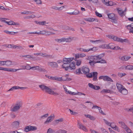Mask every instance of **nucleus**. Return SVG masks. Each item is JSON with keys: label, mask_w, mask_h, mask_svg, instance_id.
<instances>
[{"label": "nucleus", "mask_w": 133, "mask_h": 133, "mask_svg": "<svg viewBox=\"0 0 133 133\" xmlns=\"http://www.w3.org/2000/svg\"><path fill=\"white\" fill-rule=\"evenodd\" d=\"M39 87L42 90L45 91L46 92L50 95L54 96H57L59 95L58 93L52 91L49 87L44 85H39Z\"/></svg>", "instance_id": "f257e3e1"}, {"label": "nucleus", "mask_w": 133, "mask_h": 133, "mask_svg": "<svg viewBox=\"0 0 133 133\" xmlns=\"http://www.w3.org/2000/svg\"><path fill=\"white\" fill-rule=\"evenodd\" d=\"M75 55V58L74 60L76 61V65L77 66H79L82 63V60L81 59H77L80 58H83L86 56V55L84 53H77L74 54Z\"/></svg>", "instance_id": "f03ea898"}, {"label": "nucleus", "mask_w": 133, "mask_h": 133, "mask_svg": "<svg viewBox=\"0 0 133 133\" xmlns=\"http://www.w3.org/2000/svg\"><path fill=\"white\" fill-rule=\"evenodd\" d=\"M104 56V54H101L96 55H94V60L97 63H106V61L102 59V58Z\"/></svg>", "instance_id": "7ed1b4c3"}, {"label": "nucleus", "mask_w": 133, "mask_h": 133, "mask_svg": "<svg viewBox=\"0 0 133 133\" xmlns=\"http://www.w3.org/2000/svg\"><path fill=\"white\" fill-rule=\"evenodd\" d=\"M22 103L19 102L15 103L11 108L10 111L12 112H16L18 110L22 107Z\"/></svg>", "instance_id": "20e7f679"}, {"label": "nucleus", "mask_w": 133, "mask_h": 133, "mask_svg": "<svg viewBox=\"0 0 133 133\" xmlns=\"http://www.w3.org/2000/svg\"><path fill=\"white\" fill-rule=\"evenodd\" d=\"M98 73L96 72H94L88 74L86 75V77L88 78L93 77V80L94 81H96L97 80V75Z\"/></svg>", "instance_id": "39448f33"}, {"label": "nucleus", "mask_w": 133, "mask_h": 133, "mask_svg": "<svg viewBox=\"0 0 133 133\" xmlns=\"http://www.w3.org/2000/svg\"><path fill=\"white\" fill-rule=\"evenodd\" d=\"M22 69H16L13 68H4L3 67H0V70H2L11 72H15L17 70Z\"/></svg>", "instance_id": "423d86ee"}, {"label": "nucleus", "mask_w": 133, "mask_h": 133, "mask_svg": "<svg viewBox=\"0 0 133 133\" xmlns=\"http://www.w3.org/2000/svg\"><path fill=\"white\" fill-rule=\"evenodd\" d=\"M37 127L36 126L29 125L26 126L25 128V130L26 132H28L29 131H33L37 129Z\"/></svg>", "instance_id": "0eeeda50"}, {"label": "nucleus", "mask_w": 133, "mask_h": 133, "mask_svg": "<svg viewBox=\"0 0 133 133\" xmlns=\"http://www.w3.org/2000/svg\"><path fill=\"white\" fill-rule=\"evenodd\" d=\"M74 59V57L64 58L63 59L62 62L63 63L69 64Z\"/></svg>", "instance_id": "6e6552de"}, {"label": "nucleus", "mask_w": 133, "mask_h": 133, "mask_svg": "<svg viewBox=\"0 0 133 133\" xmlns=\"http://www.w3.org/2000/svg\"><path fill=\"white\" fill-rule=\"evenodd\" d=\"M78 125L79 128L81 129L85 132H87L88 131V129L86 127L83 125L82 123L79 122L78 121Z\"/></svg>", "instance_id": "1a4fd4ad"}, {"label": "nucleus", "mask_w": 133, "mask_h": 133, "mask_svg": "<svg viewBox=\"0 0 133 133\" xmlns=\"http://www.w3.org/2000/svg\"><path fill=\"white\" fill-rule=\"evenodd\" d=\"M81 70L84 74L87 75L89 74L90 69L88 67L86 66H83L81 68Z\"/></svg>", "instance_id": "9d476101"}, {"label": "nucleus", "mask_w": 133, "mask_h": 133, "mask_svg": "<svg viewBox=\"0 0 133 133\" xmlns=\"http://www.w3.org/2000/svg\"><path fill=\"white\" fill-rule=\"evenodd\" d=\"M48 64L52 68H57L58 67L57 63L55 62H48Z\"/></svg>", "instance_id": "9b49d317"}, {"label": "nucleus", "mask_w": 133, "mask_h": 133, "mask_svg": "<svg viewBox=\"0 0 133 133\" xmlns=\"http://www.w3.org/2000/svg\"><path fill=\"white\" fill-rule=\"evenodd\" d=\"M97 50L96 48L94 47L92 48L87 49H84L83 48H81L80 49V50L81 51L88 52L89 51H96Z\"/></svg>", "instance_id": "f8f14e48"}, {"label": "nucleus", "mask_w": 133, "mask_h": 133, "mask_svg": "<svg viewBox=\"0 0 133 133\" xmlns=\"http://www.w3.org/2000/svg\"><path fill=\"white\" fill-rule=\"evenodd\" d=\"M76 68V63L75 61L71 62L69 65V69L70 70H75Z\"/></svg>", "instance_id": "ddd939ff"}, {"label": "nucleus", "mask_w": 133, "mask_h": 133, "mask_svg": "<svg viewBox=\"0 0 133 133\" xmlns=\"http://www.w3.org/2000/svg\"><path fill=\"white\" fill-rule=\"evenodd\" d=\"M55 116L54 114H52L50 116L48 117L46 121L45 122V124L49 123L51 122L54 119Z\"/></svg>", "instance_id": "4468645a"}, {"label": "nucleus", "mask_w": 133, "mask_h": 133, "mask_svg": "<svg viewBox=\"0 0 133 133\" xmlns=\"http://www.w3.org/2000/svg\"><path fill=\"white\" fill-rule=\"evenodd\" d=\"M31 69L34 70H37L40 72H45L46 71V70L44 69L40 68L38 66L32 67Z\"/></svg>", "instance_id": "2eb2a0df"}, {"label": "nucleus", "mask_w": 133, "mask_h": 133, "mask_svg": "<svg viewBox=\"0 0 133 133\" xmlns=\"http://www.w3.org/2000/svg\"><path fill=\"white\" fill-rule=\"evenodd\" d=\"M84 19L86 21L88 22H89L95 21L98 22L99 20L95 18H92L89 17L85 18Z\"/></svg>", "instance_id": "dca6fc26"}, {"label": "nucleus", "mask_w": 133, "mask_h": 133, "mask_svg": "<svg viewBox=\"0 0 133 133\" xmlns=\"http://www.w3.org/2000/svg\"><path fill=\"white\" fill-rule=\"evenodd\" d=\"M107 16L108 18L112 20H115L116 19V16L114 13L108 14Z\"/></svg>", "instance_id": "f3484780"}, {"label": "nucleus", "mask_w": 133, "mask_h": 133, "mask_svg": "<svg viewBox=\"0 0 133 133\" xmlns=\"http://www.w3.org/2000/svg\"><path fill=\"white\" fill-rule=\"evenodd\" d=\"M130 58V56H124L120 57L119 59L122 61H126L128 60Z\"/></svg>", "instance_id": "a211bd4d"}, {"label": "nucleus", "mask_w": 133, "mask_h": 133, "mask_svg": "<svg viewBox=\"0 0 133 133\" xmlns=\"http://www.w3.org/2000/svg\"><path fill=\"white\" fill-rule=\"evenodd\" d=\"M5 23L9 25H19L18 23H15L12 21H6V22H5Z\"/></svg>", "instance_id": "6ab92c4d"}, {"label": "nucleus", "mask_w": 133, "mask_h": 133, "mask_svg": "<svg viewBox=\"0 0 133 133\" xmlns=\"http://www.w3.org/2000/svg\"><path fill=\"white\" fill-rule=\"evenodd\" d=\"M119 92H120L122 95H127L128 92V91L125 87H124Z\"/></svg>", "instance_id": "aec40b11"}, {"label": "nucleus", "mask_w": 133, "mask_h": 133, "mask_svg": "<svg viewBox=\"0 0 133 133\" xmlns=\"http://www.w3.org/2000/svg\"><path fill=\"white\" fill-rule=\"evenodd\" d=\"M116 86L119 92L124 87V86L120 84L119 83H117Z\"/></svg>", "instance_id": "412c9836"}, {"label": "nucleus", "mask_w": 133, "mask_h": 133, "mask_svg": "<svg viewBox=\"0 0 133 133\" xmlns=\"http://www.w3.org/2000/svg\"><path fill=\"white\" fill-rule=\"evenodd\" d=\"M63 88L66 94L73 95V94L74 93L73 92L68 90L66 87L64 85H63Z\"/></svg>", "instance_id": "4be33fe9"}, {"label": "nucleus", "mask_w": 133, "mask_h": 133, "mask_svg": "<svg viewBox=\"0 0 133 133\" xmlns=\"http://www.w3.org/2000/svg\"><path fill=\"white\" fill-rule=\"evenodd\" d=\"M49 78L53 80H55L56 81H61V77H50Z\"/></svg>", "instance_id": "5701e85b"}, {"label": "nucleus", "mask_w": 133, "mask_h": 133, "mask_svg": "<svg viewBox=\"0 0 133 133\" xmlns=\"http://www.w3.org/2000/svg\"><path fill=\"white\" fill-rule=\"evenodd\" d=\"M19 124V123L18 121L13 122L12 124V126L14 128H18Z\"/></svg>", "instance_id": "b1692460"}, {"label": "nucleus", "mask_w": 133, "mask_h": 133, "mask_svg": "<svg viewBox=\"0 0 133 133\" xmlns=\"http://www.w3.org/2000/svg\"><path fill=\"white\" fill-rule=\"evenodd\" d=\"M74 37H70L67 38L64 37V42H70L73 40Z\"/></svg>", "instance_id": "393cba45"}, {"label": "nucleus", "mask_w": 133, "mask_h": 133, "mask_svg": "<svg viewBox=\"0 0 133 133\" xmlns=\"http://www.w3.org/2000/svg\"><path fill=\"white\" fill-rule=\"evenodd\" d=\"M12 65V62L10 60L5 61V65L7 66H9Z\"/></svg>", "instance_id": "a878e982"}, {"label": "nucleus", "mask_w": 133, "mask_h": 133, "mask_svg": "<svg viewBox=\"0 0 133 133\" xmlns=\"http://www.w3.org/2000/svg\"><path fill=\"white\" fill-rule=\"evenodd\" d=\"M55 40L58 43L63 42H64V37H63L60 39H55Z\"/></svg>", "instance_id": "bb28decb"}, {"label": "nucleus", "mask_w": 133, "mask_h": 133, "mask_svg": "<svg viewBox=\"0 0 133 133\" xmlns=\"http://www.w3.org/2000/svg\"><path fill=\"white\" fill-rule=\"evenodd\" d=\"M63 64L62 65L61 67L62 68L65 69V70H67L69 69V65H67V64L63 63Z\"/></svg>", "instance_id": "cd10ccee"}, {"label": "nucleus", "mask_w": 133, "mask_h": 133, "mask_svg": "<svg viewBox=\"0 0 133 133\" xmlns=\"http://www.w3.org/2000/svg\"><path fill=\"white\" fill-rule=\"evenodd\" d=\"M85 116L87 118H89L91 120H94L95 119V118L91 115L88 114V115H85Z\"/></svg>", "instance_id": "c85d7f7f"}, {"label": "nucleus", "mask_w": 133, "mask_h": 133, "mask_svg": "<svg viewBox=\"0 0 133 133\" xmlns=\"http://www.w3.org/2000/svg\"><path fill=\"white\" fill-rule=\"evenodd\" d=\"M111 127L114 130L117 131L118 132L120 131V130L119 127L116 125H114V126H111Z\"/></svg>", "instance_id": "c756f323"}, {"label": "nucleus", "mask_w": 133, "mask_h": 133, "mask_svg": "<svg viewBox=\"0 0 133 133\" xmlns=\"http://www.w3.org/2000/svg\"><path fill=\"white\" fill-rule=\"evenodd\" d=\"M111 90L109 89H103L101 92L102 94L107 93L110 92Z\"/></svg>", "instance_id": "7c9ffc66"}, {"label": "nucleus", "mask_w": 133, "mask_h": 133, "mask_svg": "<svg viewBox=\"0 0 133 133\" xmlns=\"http://www.w3.org/2000/svg\"><path fill=\"white\" fill-rule=\"evenodd\" d=\"M18 86H14L12 87L11 88L9 89L8 90V91H14L15 90H17L18 89Z\"/></svg>", "instance_id": "2f4dec72"}, {"label": "nucleus", "mask_w": 133, "mask_h": 133, "mask_svg": "<svg viewBox=\"0 0 133 133\" xmlns=\"http://www.w3.org/2000/svg\"><path fill=\"white\" fill-rule=\"evenodd\" d=\"M118 123L121 125V127L124 129L127 127V126L122 121L119 122Z\"/></svg>", "instance_id": "473e14b6"}, {"label": "nucleus", "mask_w": 133, "mask_h": 133, "mask_svg": "<svg viewBox=\"0 0 133 133\" xmlns=\"http://www.w3.org/2000/svg\"><path fill=\"white\" fill-rule=\"evenodd\" d=\"M104 81L113 82V81L110 77L107 76H105Z\"/></svg>", "instance_id": "72a5a7b5"}, {"label": "nucleus", "mask_w": 133, "mask_h": 133, "mask_svg": "<svg viewBox=\"0 0 133 133\" xmlns=\"http://www.w3.org/2000/svg\"><path fill=\"white\" fill-rule=\"evenodd\" d=\"M106 6H112L113 5H116V4L114 2H113L112 1H109L108 3H106Z\"/></svg>", "instance_id": "f704fd0d"}, {"label": "nucleus", "mask_w": 133, "mask_h": 133, "mask_svg": "<svg viewBox=\"0 0 133 133\" xmlns=\"http://www.w3.org/2000/svg\"><path fill=\"white\" fill-rule=\"evenodd\" d=\"M87 59L88 60H89V61H92L94 60V56H89L88 57Z\"/></svg>", "instance_id": "c9c22d12"}, {"label": "nucleus", "mask_w": 133, "mask_h": 133, "mask_svg": "<svg viewBox=\"0 0 133 133\" xmlns=\"http://www.w3.org/2000/svg\"><path fill=\"white\" fill-rule=\"evenodd\" d=\"M34 55H35L36 56H38L39 55L40 56H42L43 57H47L48 55H44V54L42 53H35L34 54Z\"/></svg>", "instance_id": "e433bc0d"}, {"label": "nucleus", "mask_w": 133, "mask_h": 133, "mask_svg": "<svg viewBox=\"0 0 133 133\" xmlns=\"http://www.w3.org/2000/svg\"><path fill=\"white\" fill-rule=\"evenodd\" d=\"M119 42L122 43H123L124 42H129V41L128 39L127 38L123 39L120 38L119 40Z\"/></svg>", "instance_id": "4c0bfd02"}, {"label": "nucleus", "mask_w": 133, "mask_h": 133, "mask_svg": "<svg viewBox=\"0 0 133 133\" xmlns=\"http://www.w3.org/2000/svg\"><path fill=\"white\" fill-rule=\"evenodd\" d=\"M4 33H6V34L10 35H14L15 32H14L9 31L7 30H5L3 31Z\"/></svg>", "instance_id": "58836bf2"}, {"label": "nucleus", "mask_w": 133, "mask_h": 133, "mask_svg": "<svg viewBox=\"0 0 133 133\" xmlns=\"http://www.w3.org/2000/svg\"><path fill=\"white\" fill-rule=\"evenodd\" d=\"M75 73L78 75H80L81 74H82L81 72V70L80 68H78L76 70Z\"/></svg>", "instance_id": "ea45409f"}, {"label": "nucleus", "mask_w": 133, "mask_h": 133, "mask_svg": "<svg viewBox=\"0 0 133 133\" xmlns=\"http://www.w3.org/2000/svg\"><path fill=\"white\" fill-rule=\"evenodd\" d=\"M36 23L39 25H45L46 24H48V23H46V21H44L41 22H36Z\"/></svg>", "instance_id": "a19ab883"}, {"label": "nucleus", "mask_w": 133, "mask_h": 133, "mask_svg": "<svg viewBox=\"0 0 133 133\" xmlns=\"http://www.w3.org/2000/svg\"><path fill=\"white\" fill-rule=\"evenodd\" d=\"M115 47V44L113 43H110L108 45V47L111 49L114 50Z\"/></svg>", "instance_id": "79ce46f5"}, {"label": "nucleus", "mask_w": 133, "mask_h": 133, "mask_svg": "<svg viewBox=\"0 0 133 133\" xmlns=\"http://www.w3.org/2000/svg\"><path fill=\"white\" fill-rule=\"evenodd\" d=\"M120 38L116 36L113 35L112 39L114 41L119 42Z\"/></svg>", "instance_id": "37998d69"}, {"label": "nucleus", "mask_w": 133, "mask_h": 133, "mask_svg": "<svg viewBox=\"0 0 133 133\" xmlns=\"http://www.w3.org/2000/svg\"><path fill=\"white\" fill-rule=\"evenodd\" d=\"M90 42L94 44H98L99 42H101V41L100 40H96L95 41H93L90 40Z\"/></svg>", "instance_id": "c03bdc74"}, {"label": "nucleus", "mask_w": 133, "mask_h": 133, "mask_svg": "<svg viewBox=\"0 0 133 133\" xmlns=\"http://www.w3.org/2000/svg\"><path fill=\"white\" fill-rule=\"evenodd\" d=\"M74 93L73 94V95H78L79 96H81L82 95H84V96L85 95V94H84L82 93L81 92H77V93H75L74 92H73Z\"/></svg>", "instance_id": "a18cd8bd"}, {"label": "nucleus", "mask_w": 133, "mask_h": 133, "mask_svg": "<svg viewBox=\"0 0 133 133\" xmlns=\"http://www.w3.org/2000/svg\"><path fill=\"white\" fill-rule=\"evenodd\" d=\"M88 85L90 88L95 90L96 85H94L92 83H89Z\"/></svg>", "instance_id": "49530a36"}, {"label": "nucleus", "mask_w": 133, "mask_h": 133, "mask_svg": "<svg viewBox=\"0 0 133 133\" xmlns=\"http://www.w3.org/2000/svg\"><path fill=\"white\" fill-rule=\"evenodd\" d=\"M16 45H15L14 44H8V45L7 47L10 48H12L13 49L16 48Z\"/></svg>", "instance_id": "de8ad7c7"}, {"label": "nucleus", "mask_w": 133, "mask_h": 133, "mask_svg": "<svg viewBox=\"0 0 133 133\" xmlns=\"http://www.w3.org/2000/svg\"><path fill=\"white\" fill-rule=\"evenodd\" d=\"M8 20V18H7L2 17L0 18V21L2 22H4V23H5V22H6L7 21H6Z\"/></svg>", "instance_id": "09e8293b"}, {"label": "nucleus", "mask_w": 133, "mask_h": 133, "mask_svg": "<svg viewBox=\"0 0 133 133\" xmlns=\"http://www.w3.org/2000/svg\"><path fill=\"white\" fill-rule=\"evenodd\" d=\"M125 69L127 70H132V65H128L126 66Z\"/></svg>", "instance_id": "8fccbe9b"}, {"label": "nucleus", "mask_w": 133, "mask_h": 133, "mask_svg": "<svg viewBox=\"0 0 133 133\" xmlns=\"http://www.w3.org/2000/svg\"><path fill=\"white\" fill-rule=\"evenodd\" d=\"M63 121V118H61L58 119L56 120L55 122L57 124L59 123V122H62Z\"/></svg>", "instance_id": "3c124183"}, {"label": "nucleus", "mask_w": 133, "mask_h": 133, "mask_svg": "<svg viewBox=\"0 0 133 133\" xmlns=\"http://www.w3.org/2000/svg\"><path fill=\"white\" fill-rule=\"evenodd\" d=\"M124 129L127 133H132L131 130L127 127Z\"/></svg>", "instance_id": "603ef678"}, {"label": "nucleus", "mask_w": 133, "mask_h": 133, "mask_svg": "<svg viewBox=\"0 0 133 133\" xmlns=\"http://www.w3.org/2000/svg\"><path fill=\"white\" fill-rule=\"evenodd\" d=\"M103 120H104V123L106 124H107V125H108L109 126H110L111 127V123H110L108 121L106 120L105 119H104Z\"/></svg>", "instance_id": "864d4df0"}, {"label": "nucleus", "mask_w": 133, "mask_h": 133, "mask_svg": "<svg viewBox=\"0 0 133 133\" xmlns=\"http://www.w3.org/2000/svg\"><path fill=\"white\" fill-rule=\"evenodd\" d=\"M89 63L91 66H93L95 63H97L95 61H89Z\"/></svg>", "instance_id": "5fc2aeb1"}, {"label": "nucleus", "mask_w": 133, "mask_h": 133, "mask_svg": "<svg viewBox=\"0 0 133 133\" xmlns=\"http://www.w3.org/2000/svg\"><path fill=\"white\" fill-rule=\"evenodd\" d=\"M126 75V74H125V73H122L121 72H119L118 74V76L121 77H122L123 76H125Z\"/></svg>", "instance_id": "6e6d98bb"}, {"label": "nucleus", "mask_w": 133, "mask_h": 133, "mask_svg": "<svg viewBox=\"0 0 133 133\" xmlns=\"http://www.w3.org/2000/svg\"><path fill=\"white\" fill-rule=\"evenodd\" d=\"M61 81H65L67 80V77L66 76H63L61 77Z\"/></svg>", "instance_id": "4d7b16f0"}, {"label": "nucleus", "mask_w": 133, "mask_h": 133, "mask_svg": "<svg viewBox=\"0 0 133 133\" xmlns=\"http://www.w3.org/2000/svg\"><path fill=\"white\" fill-rule=\"evenodd\" d=\"M73 15H78L79 14V12L78 10H75L73 12Z\"/></svg>", "instance_id": "13d9d810"}, {"label": "nucleus", "mask_w": 133, "mask_h": 133, "mask_svg": "<svg viewBox=\"0 0 133 133\" xmlns=\"http://www.w3.org/2000/svg\"><path fill=\"white\" fill-rule=\"evenodd\" d=\"M118 12L119 14L121 16H122L124 14V11H123L122 10H118Z\"/></svg>", "instance_id": "bf43d9fd"}, {"label": "nucleus", "mask_w": 133, "mask_h": 133, "mask_svg": "<svg viewBox=\"0 0 133 133\" xmlns=\"http://www.w3.org/2000/svg\"><path fill=\"white\" fill-rule=\"evenodd\" d=\"M24 46H17V45H16V49L21 50L23 49L24 48H23Z\"/></svg>", "instance_id": "052dcab7"}, {"label": "nucleus", "mask_w": 133, "mask_h": 133, "mask_svg": "<svg viewBox=\"0 0 133 133\" xmlns=\"http://www.w3.org/2000/svg\"><path fill=\"white\" fill-rule=\"evenodd\" d=\"M95 14L96 16L99 17H102V14L99 13L97 11H95Z\"/></svg>", "instance_id": "680f3d73"}, {"label": "nucleus", "mask_w": 133, "mask_h": 133, "mask_svg": "<svg viewBox=\"0 0 133 133\" xmlns=\"http://www.w3.org/2000/svg\"><path fill=\"white\" fill-rule=\"evenodd\" d=\"M54 132V130L50 128L48 129L47 133H53Z\"/></svg>", "instance_id": "e2e57ef3"}, {"label": "nucleus", "mask_w": 133, "mask_h": 133, "mask_svg": "<svg viewBox=\"0 0 133 133\" xmlns=\"http://www.w3.org/2000/svg\"><path fill=\"white\" fill-rule=\"evenodd\" d=\"M98 110H99V112L101 114L103 115H105V114L103 111L100 107H99L98 109Z\"/></svg>", "instance_id": "0e129e2a"}, {"label": "nucleus", "mask_w": 133, "mask_h": 133, "mask_svg": "<svg viewBox=\"0 0 133 133\" xmlns=\"http://www.w3.org/2000/svg\"><path fill=\"white\" fill-rule=\"evenodd\" d=\"M25 67V69L27 70H29L30 69H31V67L30 66L28 65L26 66H24Z\"/></svg>", "instance_id": "69168bd1"}, {"label": "nucleus", "mask_w": 133, "mask_h": 133, "mask_svg": "<svg viewBox=\"0 0 133 133\" xmlns=\"http://www.w3.org/2000/svg\"><path fill=\"white\" fill-rule=\"evenodd\" d=\"M58 131L60 133H66L67 132V131L64 130H59Z\"/></svg>", "instance_id": "338daca9"}, {"label": "nucleus", "mask_w": 133, "mask_h": 133, "mask_svg": "<svg viewBox=\"0 0 133 133\" xmlns=\"http://www.w3.org/2000/svg\"><path fill=\"white\" fill-rule=\"evenodd\" d=\"M37 4H42V1L41 0H34Z\"/></svg>", "instance_id": "774afa93"}]
</instances>
